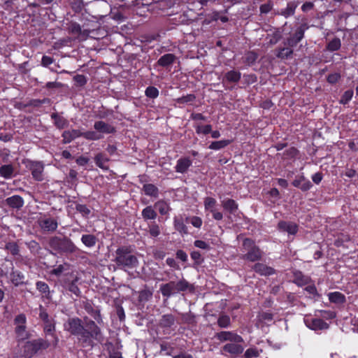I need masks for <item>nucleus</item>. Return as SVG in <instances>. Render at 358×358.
<instances>
[{"label": "nucleus", "instance_id": "1", "mask_svg": "<svg viewBox=\"0 0 358 358\" xmlns=\"http://www.w3.org/2000/svg\"><path fill=\"white\" fill-rule=\"evenodd\" d=\"M215 337L220 342L229 341L222 348L223 353H228L236 357L242 354L244 350L243 338L234 331H222L215 334Z\"/></svg>", "mask_w": 358, "mask_h": 358}, {"label": "nucleus", "instance_id": "2", "mask_svg": "<svg viewBox=\"0 0 358 358\" xmlns=\"http://www.w3.org/2000/svg\"><path fill=\"white\" fill-rule=\"evenodd\" d=\"M94 341L102 342L103 341V334L100 327L94 321L84 317L83 330L82 337L80 338V343L83 347L93 346Z\"/></svg>", "mask_w": 358, "mask_h": 358}, {"label": "nucleus", "instance_id": "3", "mask_svg": "<svg viewBox=\"0 0 358 358\" xmlns=\"http://www.w3.org/2000/svg\"><path fill=\"white\" fill-rule=\"evenodd\" d=\"M117 266L121 269H132L138 265L137 257L132 254L130 246H121L115 251L114 259Z\"/></svg>", "mask_w": 358, "mask_h": 358}, {"label": "nucleus", "instance_id": "4", "mask_svg": "<svg viewBox=\"0 0 358 358\" xmlns=\"http://www.w3.org/2000/svg\"><path fill=\"white\" fill-rule=\"evenodd\" d=\"M49 245L59 253H73L78 250V248L67 237L53 236L49 241Z\"/></svg>", "mask_w": 358, "mask_h": 358}, {"label": "nucleus", "instance_id": "5", "mask_svg": "<svg viewBox=\"0 0 358 358\" xmlns=\"http://www.w3.org/2000/svg\"><path fill=\"white\" fill-rule=\"evenodd\" d=\"M52 346L48 340L38 338L27 342L23 346L22 355L25 358H31L36 353L42 350H45Z\"/></svg>", "mask_w": 358, "mask_h": 358}, {"label": "nucleus", "instance_id": "6", "mask_svg": "<svg viewBox=\"0 0 358 358\" xmlns=\"http://www.w3.org/2000/svg\"><path fill=\"white\" fill-rule=\"evenodd\" d=\"M189 286V283L185 279L182 278L178 282L172 280L168 283L162 285L160 291L164 296L169 297L179 292L187 290Z\"/></svg>", "mask_w": 358, "mask_h": 358}, {"label": "nucleus", "instance_id": "7", "mask_svg": "<svg viewBox=\"0 0 358 358\" xmlns=\"http://www.w3.org/2000/svg\"><path fill=\"white\" fill-rule=\"evenodd\" d=\"M243 248L246 252L242 257L243 259L250 262H256L262 259L263 252L255 245L252 239L245 238L243 241Z\"/></svg>", "mask_w": 358, "mask_h": 358}, {"label": "nucleus", "instance_id": "8", "mask_svg": "<svg viewBox=\"0 0 358 358\" xmlns=\"http://www.w3.org/2000/svg\"><path fill=\"white\" fill-rule=\"evenodd\" d=\"M27 317L24 314L17 315L14 319L15 333L18 341H24L28 338L29 334L27 331Z\"/></svg>", "mask_w": 358, "mask_h": 358}, {"label": "nucleus", "instance_id": "9", "mask_svg": "<svg viewBox=\"0 0 358 358\" xmlns=\"http://www.w3.org/2000/svg\"><path fill=\"white\" fill-rule=\"evenodd\" d=\"M84 321L83 322L78 317L70 318L64 324V329L70 332L71 334L77 336L80 342V338L82 337Z\"/></svg>", "mask_w": 358, "mask_h": 358}, {"label": "nucleus", "instance_id": "10", "mask_svg": "<svg viewBox=\"0 0 358 358\" xmlns=\"http://www.w3.org/2000/svg\"><path fill=\"white\" fill-rule=\"evenodd\" d=\"M26 167L31 172L33 178L37 181L43 180L44 164L42 162L28 160Z\"/></svg>", "mask_w": 358, "mask_h": 358}, {"label": "nucleus", "instance_id": "11", "mask_svg": "<svg viewBox=\"0 0 358 358\" xmlns=\"http://www.w3.org/2000/svg\"><path fill=\"white\" fill-rule=\"evenodd\" d=\"M43 330L46 334L50 335L52 338L49 342L51 343L53 348H56L59 343V338L55 334V324L52 319L44 322Z\"/></svg>", "mask_w": 358, "mask_h": 358}, {"label": "nucleus", "instance_id": "12", "mask_svg": "<svg viewBox=\"0 0 358 358\" xmlns=\"http://www.w3.org/2000/svg\"><path fill=\"white\" fill-rule=\"evenodd\" d=\"M304 322L306 325L313 330L326 329L329 327L328 324L320 318L306 317Z\"/></svg>", "mask_w": 358, "mask_h": 358}, {"label": "nucleus", "instance_id": "13", "mask_svg": "<svg viewBox=\"0 0 358 358\" xmlns=\"http://www.w3.org/2000/svg\"><path fill=\"white\" fill-rule=\"evenodd\" d=\"M40 227L47 232L55 231L57 227L58 223L56 220L52 217H43L38 220Z\"/></svg>", "mask_w": 358, "mask_h": 358}, {"label": "nucleus", "instance_id": "14", "mask_svg": "<svg viewBox=\"0 0 358 358\" xmlns=\"http://www.w3.org/2000/svg\"><path fill=\"white\" fill-rule=\"evenodd\" d=\"M292 184L294 187L299 188L303 192L309 190L312 187L310 181L303 175L296 176Z\"/></svg>", "mask_w": 358, "mask_h": 358}, {"label": "nucleus", "instance_id": "15", "mask_svg": "<svg viewBox=\"0 0 358 358\" xmlns=\"http://www.w3.org/2000/svg\"><path fill=\"white\" fill-rule=\"evenodd\" d=\"M83 308L85 311L97 322V323L101 324L103 322L100 310L97 308L94 307L92 303L89 301L85 302L83 303Z\"/></svg>", "mask_w": 358, "mask_h": 358}, {"label": "nucleus", "instance_id": "16", "mask_svg": "<svg viewBox=\"0 0 358 358\" xmlns=\"http://www.w3.org/2000/svg\"><path fill=\"white\" fill-rule=\"evenodd\" d=\"M192 164V162L189 157H181L176 162L175 171L179 173H185Z\"/></svg>", "mask_w": 358, "mask_h": 358}, {"label": "nucleus", "instance_id": "17", "mask_svg": "<svg viewBox=\"0 0 358 358\" xmlns=\"http://www.w3.org/2000/svg\"><path fill=\"white\" fill-rule=\"evenodd\" d=\"M252 269L261 275H271L275 273V269L272 267L268 266L263 263H256Z\"/></svg>", "mask_w": 358, "mask_h": 358}, {"label": "nucleus", "instance_id": "18", "mask_svg": "<svg viewBox=\"0 0 358 358\" xmlns=\"http://www.w3.org/2000/svg\"><path fill=\"white\" fill-rule=\"evenodd\" d=\"M94 128L99 133L103 134H113L115 132V129L112 125L103 122L96 121L94 122Z\"/></svg>", "mask_w": 358, "mask_h": 358}, {"label": "nucleus", "instance_id": "19", "mask_svg": "<svg viewBox=\"0 0 358 358\" xmlns=\"http://www.w3.org/2000/svg\"><path fill=\"white\" fill-rule=\"evenodd\" d=\"M5 202L10 208L19 210L24 206V199L19 195L8 197Z\"/></svg>", "mask_w": 358, "mask_h": 358}, {"label": "nucleus", "instance_id": "20", "mask_svg": "<svg viewBox=\"0 0 358 358\" xmlns=\"http://www.w3.org/2000/svg\"><path fill=\"white\" fill-rule=\"evenodd\" d=\"M176 59V57L173 54L167 53L158 59L157 64L162 67L168 68L175 62Z\"/></svg>", "mask_w": 358, "mask_h": 358}, {"label": "nucleus", "instance_id": "21", "mask_svg": "<svg viewBox=\"0 0 358 358\" xmlns=\"http://www.w3.org/2000/svg\"><path fill=\"white\" fill-rule=\"evenodd\" d=\"M278 228L280 230L292 235L296 234L298 231V226L292 222L281 221L278 223Z\"/></svg>", "mask_w": 358, "mask_h": 358}, {"label": "nucleus", "instance_id": "22", "mask_svg": "<svg viewBox=\"0 0 358 358\" xmlns=\"http://www.w3.org/2000/svg\"><path fill=\"white\" fill-rule=\"evenodd\" d=\"M83 136V132L79 129L64 131L62 134L63 141L65 143H69L76 138Z\"/></svg>", "mask_w": 358, "mask_h": 358}, {"label": "nucleus", "instance_id": "23", "mask_svg": "<svg viewBox=\"0 0 358 358\" xmlns=\"http://www.w3.org/2000/svg\"><path fill=\"white\" fill-rule=\"evenodd\" d=\"M221 204L224 210L230 214H234L238 210V203L231 199H225L221 201Z\"/></svg>", "mask_w": 358, "mask_h": 358}, {"label": "nucleus", "instance_id": "24", "mask_svg": "<svg viewBox=\"0 0 358 358\" xmlns=\"http://www.w3.org/2000/svg\"><path fill=\"white\" fill-rule=\"evenodd\" d=\"M241 78V72L235 70H231L224 74L222 80V83H238Z\"/></svg>", "mask_w": 358, "mask_h": 358}, {"label": "nucleus", "instance_id": "25", "mask_svg": "<svg viewBox=\"0 0 358 358\" xmlns=\"http://www.w3.org/2000/svg\"><path fill=\"white\" fill-rule=\"evenodd\" d=\"M11 282L16 287L24 284V275L19 271H12L10 273Z\"/></svg>", "mask_w": 358, "mask_h": 358}, {"label": "nucleus", "instance_id": "26", "mask_svg": "<svg viewBox=\"0 0 358 358\" xmlns=\"http://www.w3.org/2000/svg\"><path fill=\"white\" fill-rule=\"evenodd\" d=\"M175 324V317L171 314L162 315L159 320V327L162 328H171Z\"/></svg>", "mask_w": 358, "mask_h": 358}, {"label": "nucleus", "instance_id": "27", "mask_svg": "<svg viewBox=\"0 0 358 358\" xmlns=\"http://www.w3.org/2000/svg\"><path fill=\"white\" fill-rule=\"evenodd\" d=\"M174 228L176 231H178L180 234H187V227L184 224L183 219L182 217H174Z\"/></svg>", "mask_w": 358, "mask_h": 358}, {"label": "nucleus", "instance_id": "28", "mask_svg": "<svg viewBox=\"0 0 358 358\" xmlns=\"http://www.w3.org/2000/svg\"><path fill=\"white\" fill-rule=\"evenodd\" d=\"M329 300L334 303L343 304L345 302V296L339 292H330L328 294Z\"/></svg>", "mask_w": 358, "mask_h": 358}, {"label": "nucleus", "instance_id": "29", "mask_svg": "<svg viewBox=\"0 0 358 358\" xmlns=\"http://www.w3.org/2000/svg\"><path fill=\"white\" fill-rule=\"evenodd\" d=\"M310 281V278L303 275L300 271H296L294 273V282L299 286H303L308 285Z\"/></svg>", "mask_w": 358, "mask_h": 358}, {"label": "nucleus", "instance_id": "30", "mask_svg": "<svg viewBox=\"0 0 358 358\" xmlns=\"http://www.w3.org/2000/svg\"><path fill=\"white\" fill-rule=\"evenodd\" d=\"M143 190L145 195L157 198L159 195V189L151 183L145 184Z\"/></svg>", "mask_w": 358, "mask_h": 358}, {"label": "nucleus", "instance_id": "31", "mask_svg": "<svg viewBox=\"0 0 358 358\" xmlns=\"http://www.w3.org/2000/svg\"><path fill=\"white\" fill-rule=\"evenodd\" d=\"M108 160V158L103 153H99L94 157L96 165L105 170L108 169V166L106 164Z\"/></svg>", "mask_w": 358, "mask_h": 358}, {"label": "nucleus", "instance_id": "32", "mask_svg": "<svg viewBox=\"0 0 358 358\" xmlns=\"http://www.w3.org/2000/svg\"><path fill=\"white\" fill-rule=\"evenodd\" d=\"M298 6V3L295 1L289 2L287 5V7L285 9L281 10V15L285 16V17H288L292 16L295 13V9Z\"/></svg>", "mask_w": 358, "mask_h": 358}, {"label": "nucleus", "instance_id": "33", "mask_svg": "<svg viewBox=\"0 0 358 358\" xmlns=\"http://www.w3.org/2000/svg\"><path fill=\"white\" fill-rule=\"evenodd\" d=\"M308 28L306 23H303L299 26L294 33L291 35L296 41L300 42L304 36L305 31Z\"/></svg>", "mask_w": 358, "mask_h": 358}, {"label": "nucleus", "instance_id": "34", "mask_svg": "<svg viewBox=\"0 0 358 358\" xmlns=\"http://www.w3.org/2000/svg\"><path fill=\"white\" fill-rule=\"evenodd\" d=\"M143 218L145 220L156 219L157 214L151 206L145 207L141 212Z\"/></svg>", "mask_w": 358, "mask_h": 358}, {"label": "nucleus", "instance_id": "35", "mask_svg": "<svg viewBox=\"0 0 358 358\" xmlns=\"http://www.w3.org/2000/svg\"><path fill=\"white\" fill-rule=\"evenodd\" d=\"M14 168L11 164L3 165L0 167V176L6 179L12 178Z\"/></svg>", "mask_w": 358, "mask_h": 358}, {"label": "nucleus", "instance_id": "36", "mask_svg": "<svg viewBox=\"0 0 358 358\" xmlns=\"http://www.w3.org/2000/svg\"><path fill=\"white\" fill-rule=\"evenodd\" d=\"M154 207L157 209L162 215L168 214L169 211L171 210L169 204L164 200L157 201Z\"/></svg>", "mask_w": 358, "mask_h": 358}, {"label": "nucleus", "instance_id": "37", "mask_svg": "<svg viewBox=\"0 0 358 358\" xmlns=\"http://www.w3.org/2000/svg\"><path fill=\"white\" fill-rule=\"evenodd\" d=\"M51 117L54 120L55 124L58 129H64L69 124L68 121L65 118L56 113L52 114Z\"/></svg>", "mask_w": 358, "mask_h": 358}, {"label": "nucleus", "instance_id": "38", "mask_svg": "<svg viewBox=\"0 0 358 358\" xmlns=\"http://www.w3.org/2000/svg\"><path fill=\"white\" fill-rule=\"evenodd\" d=\"M82 243L88 248L94 247L96 243V238L92 234H84L81 237Z\"/></svg>", "mask_w": 358, "mask_h": 358}, {"label": "nucleus", "instance_id": "39", "mask_svg": "<svg viewBox=\"0 0 358 358\" xmlns=\"http://www.w3.org/2000/svg\"><path fill=\"white\" fill-rule=\"evenodd\" d=\"M231 143L230 140H221L217 141H213L209 145V148L211 150H218L222 149Z\"/></svg>", "mask_w": 358, "mask_h": 358}, {"label": "nucleus", "instance_id": "40", "mask_svg": "<svg viewBox=\"0 0 358 358\" xmlns=\"http://www.w3.org/2000/svg\"><path fill=\"white\" fill-rule=\"evenodd\" d=\"M217 324L220 328L229 327L231 324L229 316L224 313L220 314L217 319Z\"/></svg>", "mask_w": 358, "mask_h": 358}, {"label": "nucleus", "instance_id": "41", "mask_svg": "<svg viewBox=\"0 0 358 358\" xmlns=\"http://www.w3.org/2000/svg\"><path fill=\"white\" fill-rule=\"evenodd\" d=\"M69 31L71 34H76V35H83V36H87V31L86 30H84V31H82L81 29V27L80 26L79 24L78 23H71L70 27H69Z\"/></svg>", "mask_w": 358, "mask_h": 358}, {"label": "nucleus", "instance_id": "42", "mask_svg": "<svg viewBox=\"0 0 358 358\" xmlns=\"http://www.w3.org/2000/svg\"><path fill=\"white\" fill-rule=\"evenodd\" d=\"M83 137L89 141H97L103 138V136L98 134V131H87L83 132Z\"/></svg>", "mask_w": 358, "mask_h": 358}, {"label": "nucleus", "instance_id": "43", "mask_svg": "<svg viewBox=\"0 0 358 358\" xmlns=\"http://www.w3.org/2000/svg\"><path fill=\"white\" fill-rule=\"evenodd\" d=\"M217 201L213 197H206L203 201V205L206 210L212 212V209H215Z\"/></svg>", "mask_w": 358, "mask_h": 358}, {"label": "nucleus", "instance_id": "44", "mask_svg": "<svg viewBox=\"0 0 358 358\" xmlns=\"http://www.w3.org/2000/svg\"><path fill=\"white\" fill-rule=\"evenodd\" d=\"M293 54L292 48L286 47L280 48L276 56L280 59H287Z\"/></svg>", "mask_w": 358, "mask_h": 358}, {"label": "nucleus", "instance_id": "45", "mask_svg": "<svg viewBox=\"0 0 358 358\" xmlns=\"http://www.w3.org/2000/svg\"><path fill=\"white\" fill-rule=\"evenodd\" d=\"M196 132L198 134H208L211 132V125L210 124H206V125H202L200 124H197L194 126Z\"/></svg>", "mask_w": 358, "mask_h": 358}, {"label": "nucleus", "instance_id": "46", "mask_svg": "<svg viewBox=\"0 0 358 358\" xmlns=\"http://www.w3.org/2000/svg\"><path fill=\"white\" fill-rule=\"evenodd\" d=\"M148 229H149V230H148L149 234H150V236H152V237H157L161 233V230H160V227H159V224H157L155 222H152L150 224H149Z\"/></svg>", "mask_w": 358, "mask_h": 358}, {"label": "nucleus", "instance_id": "47", "mask_svg": "<svg viewBox=\"0 0 358 358\" xmlns=\"http://www.w3.org/2000/svg\"><path fill=\"white\" fill-rule=\"evenodd\" d=\"M341 45V40L338 38H335L328 43L327 49L330 51H336L340 49Z\"/></svg>", "mask_w": 358, "mask_h": 358}, {"label": "nucleus", "instance_id": "48", "mask_svg": "<svg viewBox=\"0 0 358 358\" xmlns=\"http://www.w3.org/2000/svg\"><path fill=\"white\" fill-rule=\"evenodd\" d=\"M146 96L150 99H155L159 96V90L153 86H149L145 91Z\"/></svg>", "mask_w": 358, "mask_h": 358}, {"label": "nucleus", "instance_id": "49", "mask_svg": "<svg viewBox=\"0 0 358 358\" xmlns=\"http://www.w3.org/2000/svg\"><path fill=\"white\" fill-rule=\"evenodd\" d=\"M36 288L40 292L45 294L48 297V295L50 294V289L47 283L38 281L36 282Z\"/></svg>", "mask_w": 358, "mask_h": 358}, {"label": "nucleus", "instance_id": "50", "mask_svg": "<svg viewBox=\"0 0 358 358\" xmlns=\"http://www.w3.org/2000/svg\"><path fill=\"white\" fill-rule=\"evenodd\" d=\"M6 250L10 252L13 255H17L19 253V247L15 242H9L6 245Z\"/></svg>", "mask_w": 358, "mask_h": 358}, {"label": "nucleus", "instance_id": "51", "mask_svg": "<svg viewBox=\"0 0 358 358\" xmlns=\"http://www.w3.org/2000/svg\"><path fill=\"white\" fill-rule=\"evenodd\" d=\"M259 356V352L256 348H250L246 350L244 354L245 358H256Z\"/></svg>", "mask_w": 358, "mask_h": 358}, {"label": "nucleus", "instance_id": "52", "mask_svg": "<svg viewBox=\"0 0 358 358\" xmlns=\"http://www.w3.org/2000/svg\"><path fill=\"white\" fill-rule=\"evenodd\" d=\"M257 58L258 55L254 52H248L245 57V62L249 65L254 64Z\"/></svg>", "mask_w": 358, "mask_h": 358}, {"label": "nucleus", "instance_id": "53", "mask_svg": "<svg viewBox=\"0 0 358 358\" xmlns=\"http://www.w3.org/2000/svg\"><path fill=\"white\" fill-rule=\"evenodd\" d=\"M353 91L352 90H347L343 94L340 103L342 104L348 103L352 98Z\"/></svg>", "mask_w": 358, "mask_h": 358}, {"label": "nucleus", "instance_id": "54", "mask_svg": "<svg viewBox=\"0 0 358 358\" xmlns=\"http://www.w3.org/2000/svg\"><path fill=\"white\" fill-rule=\"evenodd\" d=\"M196 97L194 94H187L177 99L178 103H185L192 102L195 100Z\"/></svg>", "mask_w": 358, "mask_h": 358}, {"label": "nucleus", "instance_id": "55", "mask_svg": "<svg viewBox=\"0 0 358 358\" xmlns=\"http://www.w3.org/2000/svg\"><path fill=\"white\" fill-rule=\"evenodd\" d=\"M38 315H39L40 319L43 322V323L51 320V318H50L49 315L48 314L46 310L42 306H40V307H39Z\"/></svg>", "mask_w": 358, "mask_h": 358}, {"label": "nucleus", "instance_id": "56", "mask_svg": "<svg viewBox=\"0 0 358 358\" xmlns=\"http://www.w3.org/2000/svg\"><path fill=\"white\" fill-rule=\"evenodd\" d=\"M76 209L84 216H87L90 213V210L84 204H77Z\"/></svg>", "mask_w": 358, "mask_h": 358}, {"label": "nucleus", "instance_id": "57", "mask_svg": "<svg viewBox=\"0 0 358 358\" xmlns=\"http://www.w3.org/2000/svg\"><path fill=\"white\" fill-rule=\"evenodd\" d=\"M68 289L77 296H80V290L78 285H76V281H72L71 282L69 283Z\"/></svg>", "mask_w": 358, "mask_h": 358}, {"label": "nucleus", "instance_id": "58", "mask_svg": "<svg viewBox=\"0 0 358 358\" xmlns=\"http://www.w3.org/2000/svg\"><path fill=\"white\" fill-rule=\"evenodd\" d=\"M194 245L195 247L203 250H208L210 248V245L208 243L201 240H196L194 242Z\"/></svg>", "mask_w": 358, "mask_h": 358}, {"label": "nucleus", "instance_id": "59", "mask_svg": "<svg viewBox=\"0 0 358 358\" xmlns=\"http://www.w3.org/2000/svg\"><path fill=\"white\" fill-rule=\"evenodd\" d=\"M341 78V74L339 73H331L327 77V82L330 84L336 83Z\"/></svg>", "mask_w": 358, "mask_h": 358}, {"label": "nucleus", "instance_id": "60", "mask_svg": "<svg viewBox=\"0 0 358 358\" xmlns=\"http://www.w3.org/2000/svg\"><path fill=\"white\" fill-rule=\"evenodd\" d=\"M73 80L79 86H83L87 83V78L83 75H76L74 76Z\"/></svg>", "mask_w": 358, "mask_h": 358}, {"label": "nucleus", "instance_id": "61", "mask_svg": "<svg viewBox=\"0 0 358 358\" xmlns=\"http://www.w3.org/2000/svg\"><path fill=\"white\" fill-rule=\"evenodd\" d=\"M191 257L193 260L195 261V263L199 265L201 264L203 262V259L201 258V255L198 251H193L191 252Z\"/></svg>", "mask_w": 358, "mask_h": 358}, {"label": "nucleus", "instance_id": "62", "mask_svg": "<svg viewBox=\"0 0 358 358\" xmlns=\"http://www.w3.org/2000/svg\"><path fill=\"white\" fill-rule=\"evenodd\" d=\"M54 62V59L51 57L44 55L41 59V65L48 67L49 65Z\"/></svg>", "mask_w": 358, "mask_h": 358}, {"label": "nucleus", "instance_id": "63", "mask_svg": "<svg viewBox=\"0 0 358 358\" xmlns=\"http://www.w3.org/2000/svg\"><path fill=\"white\" fill-rule=\"evenodd\" d=\"M191 224L196 228H200L202 225V220L199 217L194 216L191 218Z\"/></svg>", "mask_w": 358, "mask_h": 358}, {"label": "nucleus", "instance_id": "64", "mask_svg": "<svg viewBox=\"0 0 358 358\" xmlns=\"http://www.w3.org/2000/svg\"><path fill=\"white\" fill-rule=\"evenodd\" d=\"M173 358H193V356L185 351H181L178 355L173 356Z\"/></svg>", "mask_w": 358, "mask_h": 358}]
</instances>
